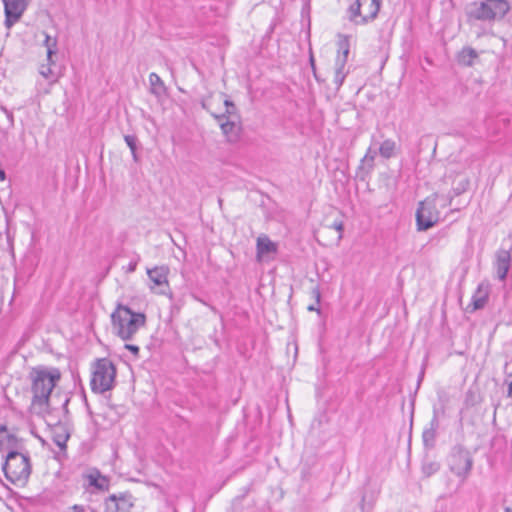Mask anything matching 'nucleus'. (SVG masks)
I'll return each instance as SVG.
<instances>
[{
    "mask_svg": "<svg viewBox=\"0 0 512 512\" xmlns=\"http://www.w3.org/2000/svg\"><path fill=\"white\" fill-rule=\"evenodd\" d=\"M505 382L508 384L507 396L512 397V375H509Z\"/></svg>",
    "mask_w": 512,
    "mask_h": 512,
    "instance_id": "nucleus-37",
    "label": "nucleus"
},
{
    "mask_svg": "<svg viewBox=\"0 0 512 512\" xmlns=\"http://www.w3.org/2000/svg\"><path fill=\"white\" fill-rule=\"evenodd\" d=\"M89 484L99 490H107L109 487V480L105 477L100 475L99 473L90 474L89 475Z\"/></svg>",
    "mask_w": 512,
    "mask_h": 512,
    "instance_id": "nucleus-24",
    "label": "nucleus"
},
{
    "mask_svg": "<svg viewBox=\"0 0 512 512\" xmlns=\"http://www.w3.org/2000/svg\"><path fill=\"white\" fill-rule=\"evenodd\" d=\"M168 273L169 269L167 266H156L151 269H147V275L151 282L156 286L168 285Z\"/></svg>",
    "mask_w": 512,
    "mask_h": 512,
    "instance_id": "nucleus-17",
    "label": "nucleus"
},
{
    "mask_svg": "<svg viewBox=\"0 0 512 512\" xmlns=\"http://www.w3.org/2000/svg\"><path fill=\"white\" fill-rule=\"evenodd\" d=\"M396 149V143L392 139H386L382 142V144L379 147V153L380 155L385 158L389 159L392 156H394Z\"/></svg>",
    "mask_w": 512,
    "mask_h": 512,
    "instance_id": "nucleus-22",
    "label": "nucleus"
},
{
    "mask_svg": "<svg viewBox=\"0 0 512 512\" xmlns=\"http://www.w3.org/2000/svg\"><path fill=\"white\" fill-rule=\"evenodd\" d=\"M40 74L46 79H50L53 76V72H52L51 68L46 65L41 66Z\"/></svg>",
    "mask_w": 512,
    "mask_h": 512,
    "instance_id": "nucleus-33",
    "label": "nucleus"
},
{
    "mask_svg": "<svg viewBox=\"0 0 512 512\" xmlns=\"http://www.w3.org/2000/svg\"><path fill=\"white\" fill-rule=\"evenodd\" d=\"M511 261V254L508 250L498 249L496 251L493 266L496 276L500 281H505L511 266Z\"/></svg>",
    "mask_w": 512,
    "mask_h": 512,
    "instance_id": "nucleus-13",
    "label": "nucleus"
},
{
    "mask_svg": "<svg viewBox=\"0 0 512 512\" xmlns=\"http://www.w3.org/2000/svg\"><path fill=\"white\" fill-rule=\"evenodd\" d=\"M310 64H311L312 70H313V72H314V76H315V78H316L317 80H319V79H318V77H317V75H316V71H315V62H314V58H313L312 56L310 57Z\"/></svg>",
    "mask_w": 512,
    "mask_h": 512,
    "instance_id": "nucleus-39",
    "label": "nucleus"
},
{
    "mask_svg": "<svg viewBox=\"0 0 512 512\" xmlns=\"http://www.w3.org/2000/svg\"><path fill=\"white\" fill-rule=\"evenodd\" d=\"M313 295L316 299V305H310L308 306V310L309 311H317L319 312V308H318V304L320 303V298H321V294H320V291L316 288V289H313Z\"/></svg>",
    "mask_w": 512,
    "mask_h": 512,
    "instance_id": "nucleus-32",
    "label": "nucleus"
},
{
    "mask_svg": "<svg viewBox=\"0 0 512 512\" xmlns=\"http://www.w3.org/2000/svg\"><path fill=\"white\" fill-rule=\"evenodd\" d=\"M450 471L464 482L470 475L473 467L471 453L462 445H455L448 459Z\"/></svg>",
    "mask_w": 512,
    "mask_h": 512,
    "instance_id": "nucleus-6",
    "label": "nucleus"
},
{
    "mask_svg": "<svg viewBox=\"0 0 512 512\" xmlns=\"http://www.w3.org/2000/svg\"><path fill=\"white\" fill-rule=\"evenodd\" d=\"M438 428L439 420L437 412L434 411V415L429 423V427H426L422 433V441L426 448L434 447Z\"/></svg>",
    "mask_w": 512,
    "mask_h": 512,
    "instance_id": "nucleus-15",
    "label": "nucleus"
},
{
    "mask_svg": "<svg viewBox=\"0 0 512 512\" xmlns=\"http://www.w3.org/2000/svg\"><path fill=\"white\" fill-rule=\"evenodd\" d=\"M478 403H479V397H478L477 393L475 391H473L472 389H469L466 392V396H465L466 407L475 406Z\"/></svg>",
    "mask_w": 512,
    "mask_h": 512,
    "instance_id": "nucleus-29",
    "label": "nucleus"
},
{
    "mask_svg": "<svg viewBox=\"0 0 512 512\" xmlns=\"http://www.w3.org/2000/svg\"><path fill=\"white\" fill-rule=\"evenodd\" d=\"M29 378L33 394L32 407L38 414L44 413L48 409L50 395L60 380L61 373L57 368L35 367L32 368Z\"/></svg>",
    "mask_w": 512,
    "mask_h": 512,
    "instance_id": "nucleus-1",
    "label": "nucleus"
},
{
    "mask_svg": "<svg viewBox=\"0 0 512 512\" xmlns=\"http://www.w3.org/2000/svg\"><path fill=\"white\" fill-rule=\"evenodd\" d=\"M439 221V211L437 210L435 197H427L420 201L416 211V226L418 231H426L437 224Z\"/></svg>",
    "mask_w": 512,
    "mask_h": 512,
    "instance_id": "nucleus-8",
    "label": "nucleus"
},
{
    "mask_svg": "<svg viewBox=\"0 0 512 512\" xmlns=\"http://www.w3.org/2000/svg\"><path fill=\"white\" fill-rule=\"evenodd\" d=\"M7 432L6 425H0V447L4 446L5 437H2V433Z\"/></svg>",
    "mask_w": 512,
    "mask_h": 512,
    "instance_id": "nucleus-38",
    "label": "nucleus"
},
{
    "mask_svg": "<svg viewBox=\"0 0 512 512\" xmlns=\"http://www.w3.org/2000/svg\"><path fill=\"white\" fill-rule=\"evenodd\" d=\"M139 260H140V256L138 255L135 260L130 261V263L128 264V266L126 268V272L133 273L137 268Z\"/></svg>",
    "mask_w": 512,
    "mask_h": 512,
    "instance_id": "nucleus-34",
    "label": "nucleus"
},
{
    "mask_svg": "<svg viewBox=\"0 0 512 512\" xmlns=\"http://www.w3.org/2000/svg\"><path fill=\"white\" fill-rule=\"evenodd\" d=\"M257 257L260 258L263 255L275 253L277 251L276 244L272 242L268 236L261 235L257 238L256 244Z\"/></svg>",
    "mask_w": 512,
    "mask_h": 512,
    "instance_id": "nucleus-18",
    "label": "nucleus"
},
{
    "mask_svg": "<svg viewBox=\"0 0 512 512\" xmlns=\"http://www.w3.org/2000/svg\"><path fill=\"white\" fill-rule=\"evenodd\" d=\"M456 59L459 65L471 67L479 59V54L474 48L467 46L458 52Z\"/></svg>",
    "mask_w": 512,
    "mask_h": 512,
    "instance_id": "nucleus-16",
    "label": "nucleus"
},
{
    "mask_svg": "<svg viewBox=\"0 0 512 512\" xmlns=\"http://www.w3.org/2000/svg\"><path fill=\"white\" fill-rule=\"evenodd\" d=\"M4 4V25L9 30L20 20L31 0H2Z\"/></svg>",
    "mask_w": 512,
    "mask_h": 512,
    "instance_id": "nucleus-10",
    "label": "nucleus"
},
{
    "mask_svg": "<svg viewBox=\"0 0 512 512\" xmlns=\"http://www.w3.org/2000/svg\"><path fill=\"white\" fill-rule=\"evenodd\" d=\"M149 83H150V92L157 97L165 94L166 87L162 79L158 74L152 72L149 75Z\"/></svg>",
    "mask_w": 512,
    "mask_h": 512,
    "instance_id": "nucleus-20",
    "label": "nucleus"
},
{
    "mask_svg": "<svg viewBox=\"0 0 512 512\" xmlns=\"http://www.w3.org/2000/svg\"><path fill=\"white\" fill-rule=\"evenodd\" d=\"M116 367L108 358L97 359L93 366L91 390L103 394L114 387Z\"/></svg>",
    "mask_w": 512,
    "mask_h": 512,
    "instance_id": "nucleus-5",
    "label": "nucleus"
},
{
    "mask_svg": "<svg viewBox=\"0 0 512 512\" xmlns=\"http://www.w3.org/2000/svg\"><path fill=\"white\" fill-rule=\"evenodd\" d=\"M45 34L44 46L47 49V60L50 64H53L54 61L52 59L53 55L57 53V40L56 38L50 37L48 34Z\"/></svg>",
    "mask_w": 512,
    "mask_h": 512,
    "instance_id": "nucleus-23",
    "label": "nucleus"
},
{
    "mask_svg": "<svg viewBox=\"0 0 512 512\" xmlns=\"http://www.w3.org/2000/svg\"><path fill=\"white\" fill-rule=\"evenodd\" d=\"M440 469V464L436 461H426L422 465V472L426 477H430L431 475L438 472Z\"/></svg>",
    "mask_w": 512,
    "mask_h": 512,
    "instance_id": "nucleus-26",
    "label": "nucleus"
},
{
    "mask_svg": "<svg viewBox=\"0 0 512 512\" xmlns=\"http://www.w3.org/2000/svg\"><path fill=\"white\" fill-rule=\"evenodd\" d=\"M224 105L226 107V110L223 114H212L213 117L217 119V121L223 120L226 117H234L235 119H239V115L237 114V108L231 100L226 99L224 101Z\"/></svg>",
    "mask_w": 512,
    "mask_h": 512,
    "instance_id": "nucleus-21",
    "label": "nucleus"
},
{
    "mask_svg": "<svg viewBox=\"0 0 512 512\" xmlns=\"http://www.w3.org/2000/svg\"><path fill=\"white\" fill-rule=\"evenodd\" d=\"M125 348L129 350L134 356L139 355L140 348L137 345L133 344H126Z\"/></svg>",
    "mask_w": 512,
    "mask_h": 512,
    "instance_id": "nucleus-36",
    "label": "nucleus"
},
{
    "mask_svg": "<svg viewBox=\"0 0 512 512\" xmlns=\"http://www.w3.org/2000/svg\"><path fill=\"white\" fill-rule=\"evenodd\" d=\"M68 437H69L68 435H66L63 438L61 436H58V437L54 438V442L61 449H65L66 448V441H67Z\"/></svg>",
    "mask_w": 512,
    "mask_h": 512,
    "instance_id": "nucleus-35",
    "label": "nucleus"
},
{
    "mask_svg": "<svg viewBox=\"0 0 512 512\" xmlns=\"http://www.w3.org/2000/svg\"><path fill=\"white\" fill-rule=\"evenodd\" d=\"M505 512H512V508L511 507H505Z\"/></svg>",
    "mask_w": 512,
    "mask_h": 512,
    "instance_id": "nucleus-41",
    "label": "nucleus"
},
{
    "mask_svg": "<svg viewBox=\"0 0 512 512\" xmlns=\"http://www.w3.org/2000/svg\"><path fill=\"white\" fill-rule=\"evenodd\" d=\"M64 512H96V511L92 507L75 504L73 506L67 507Z\"/></svg>",
    "mask_w": 512,
    "mask_h": 512,
    "instance_id": "nucleus-30",
    "label": "nucleus"
},
{
    "mask_svg": "<svg viewBox=\"0 0 512 512\" xmlns=\"http://www.w3.org/2000/svg\"><path fill=\"white\" fill-rule=\"evenodd\" d=\"M133 507L129 493L112 494L104 501V512H130Z\"/></svg>",
    "mask_w": 512,
    "mask_h": 512,
    "instance_id": "nucleus-11",
    "label": "nucleus"
},
{
    "mask_svg": "<svg viewBox=\"0 0 512 512\" xmlns=\"http://www.w3.org/2000/svg\"><path fill=\"white\" fill-rule=\"evenodd\" d=\"M143 312H135L129 306L118 303L111 314L113 333L124 341L132 340L140 328L146 325Z\"/></svg>",
    "mask_w": 512,
    "mask_h": 512,
    "instance_id": "nucleus-2",
    "label": "nucleus"
},
{
    "mask_svg": "<svg viewBox=\"0 0 512 512\" xmlns=\"http://www.w3.org/2000/svg\"><path fill=\"white\" fill-rule=\"evenodd\" d=\"M490 284L488 282H481L471 297V303L467 306L466 311L473 313L477 310L483 309L489 299Z\"/></svg>",
    "mask_w": 512,
    "mask_h": 512,
    "instance_id": "nucleus-12",
    "label": "nucleus"
},
{
    "mask_svg": "<svg viewBox=\"0 0 512 512\" xmlns=\"http://www.w3.org/2000/svg\"><path fill=\"white\" fill-rule=\"evenodd\" d=\"M2 470L6 479L11 483L26 484L32 471L29 453L27 451L9 450Z\"/></svg>",
    "mask_w": 512,
    "mask_h": 512,
    "instance_id": "nucleus-3",
    "label": "nucleus"
},
{
    "mask_svg": "<svg viewBox=\"0 0 512 512\" xmlns=\"http://www.w3.org/2000/svg\"><path fill=\"white\" fill-rule=\"evenodd\" d=\"M377 155V152L373 150L371 147L368 148L366 154L361 159L360 165H359V172L368 174L370 173L374 168V160Z\"/></svg>",
    "mask_w": 512,
    "mask_h": 512,
    "instance_id": "nucleus-19",
    "label": "nucleus"
},
{
    "mask_svg": "<svg viewBox=\"0 0 512 512\" xmlns=\"http://www.w3.org/2000/svg\"><path fill=\"white\" fill-rule=\"evenodd\" d=\"M330 228L335 229L338 232L337 240L340 241L342 239V232L344 229V224L342 221H334Z\"/></svg>",
    "mask_w": 512,
    "mask_h": 512,
    "instance_id": "nucleus-31",
    "label": "nucleus"
},
{
    "mask_svg": "<svg viewBox=\"0 0 512 512\" xmlns=\"http://www.w3.org/2000/svg\"><path fill=\"white\" fill-rule=\"evenodd\" d=\"M7 450H20L23 451L22 447L18 443V439L13 434H7L5 436V443Z\"/></svg>",
    "mask_w": 512,
    "mask_h": 512,
    "instance_id": "nucleus-28",
    "label": "nucleus"
},
{
    "mask_svg": "<svg viewBox=\"0 0 512 512\" xmlns=\"http://www.w3.org/2000/svg\"><path fill=\"white\" fill-rule=\"evenodd\" d=\"M509 10L506 0H485L471 3L466 13L469 19L491 22L502 19Z\"/></svg>",
    "mask_w": 512,
    "mask_h": 512,
    "instance_id": "nucleus-4",
    "label": "nucleus"
},
{
    "mask_svg": "<svg viewBox=\"0 0 512 512\" xmlns=\"http://www.w3.org/2000/svg\"><path fill=\"white\" fill-rule=\"evenodd\" d=\"M337 57L335 60V75H334V84L336 86V90H339L343 85L346 76L349 73V70L345 69L348 55L350 52V42L349 37L347 35H338L337 41Z\"/></svg>",
    "mask_w": 512,
    "mask_h": 512,
    "instance_id": "nucleus-9",
    "label": "nucleus"
},
{
    "mask_svg": "<svg viewBox=\"0 0 512 512\" xmlns=\"http://www.w3.org/2000/svg\"><path fill=\"white\" fill-rule=\"evenodd\" d=\"M469 185H470L469 178L465 177V178H462L461 180H459L457 185L452 188L451 193L449 194V196H450L449 204L451 205L453 197L459 196L462 193L466 192L467 189L469 188Z\"/></svg>",
    "mask_w": 512,
    "mask_h": 512,
    "instance_id": "nucleus-25",
    "label": "nucleus"
},
{
    "mask_svg": "<svg viewBox=\"0 0 512 512\" xmlns=\"http://www.w3.org/2000/svg\"><path fill=\"white\" fill-rule=\"evenodd\" d=\"M380 5V0H356L348 8V19L356 25H365L377 17Z\"/></svg>",
    "mask_w": 512,
    "mask_h": 512,
    "instance_id": "nucleus-7",
    "label": "nucleus"
},
{
    "mask_svg": "<svg viewBox=\"0 0 512 512\" xmlns=\"http://www.w3.org/2000/svg\"><path fill=\"white\" fill-rule=\"evenodd\" d=\"M68 403H69V400L67 399V400L65 401L64 406L66 407Z\"/></svg>",
    "mask_w": 512,
    "mask_h": 512,
    "instance_id": "nucleus-42",
    "label": "nucleus"
},
{
    "mask_svg": "<svg viewBox=\"0 0 512 512\" xmlns=\"http://www.w3.org/2000/svg\"><path fill=\"white\" fill-rule=\"evenodd\" d=\"M6 179V173L3 169L0 168V181H4Z\"/></svg>",
    "mask_w": 512,
    "mask_h": 512,
    "instance_id": "nucleus-40",
    "label": "nucleus"
},
{
    "mask_svg": "<svg viewBox=\"0 0 512 512\" xmlns=\"http://www.w3.org/2000/svg\"><path fill=\"white\" fill-rule=\"evenodd\" d=\"M220 123L221 130L225 134L229 141H236L239 137L240 132V121L234 117H226L223 120L218 121Z\"/></svg>",
    "mask_w": 512,
    "mask_h": 512,
    "instance_id": "nucleus-14",
    "label": "nucleus"
},
{
    "mask_svg": "<svg viewBox=\"0 0 512 512\" xmlns=\"http://www.w3.org/2000/svg\"><path fill=\"white\" fill-rule=\"evenodd\" d=\"M124 140L130 148L134 161H138L137 150V137L135 135H125Z\"/></svg>",
    "mask_w": 512,
    "mask_h": 512,
    "instance_id": "nucleus-27",
    "label": "nucleus"
}]
</instances>
